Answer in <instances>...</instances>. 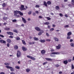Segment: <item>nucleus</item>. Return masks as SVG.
Listing matches in <instances>:
<instances>
[{"label":"nucleus","mask_w":74,"mask_h":74,"mask_svg":"<svg viewBox=\"0 0 74 74\" xmlns=\"http://www.w3.org/2000/svg\"><path fill=\"white\" fill-rule=\"evenodd\" d=\"M10 74H15V73H13V72H11V73H10Z\"/></svg>","instance_id":"61"},{"label":"nucleus","mask_w":74,"mask_h":74,"mask_svg":"<svg viewBox=\"0 0 74 74\" xmlns=\"http://www.w3.org/2000/svg\"><path fill=\"white\" fill-rule=\"evenodd\" d=\"M56 10H59V9H60V8H59V7L58 6H56L55 7Z\"/></svg>","instance_id":"20"},{"label":"nucleus","mask_w":74,"mask_h":74,"mask_svg":"<svg viewBox=\"0 0 74 74\" xmlns=\"http://www.w3.org/2000/svg\"><path fill=\"white\" fill-rule=\"evenodd\" d=\"M35 29L36 30H37V27H35Z\"/></svg>","instance_id":"64"},{"label":"nucleus","mask_w":74,"mask_h":74,"mask_svg":"<svg viewBox=\"0 0 74 74\" xmlns=\"http://www.w3.org/2000/svg\"><path fill=\"white\" fill-rule=\"evenodd\" d=\"M15 68L17 69H18V70H19V69H20V67L18 66H16Z\"/></svg>","instance_id":"24"},{"label":"nucleus","mask_w":74,"mask_h":74,"mask_svg":"<svg viewBox=\"0 0 74 74\" xmlns=\"http://www.w3.org/2000/svg\"><path fill=\"white\" fill-rule=\"evenodd\" d=\"M51 52H54V51H55V50H54L53 49H51Z\"/></svg>","instance_id":"53"},{"label":"nucleus","mask_w":74,"mask_h":74,"mask_svg":"<svg viewBox=\"0 0 74 74\" xmlns=\"http://www.w3.org/2000/svg\"><path fill=\"white\" fill-rule=\"evenodd\" d=\"M71 69H74V65H73V64H71Z\"/></svg>","instance_id":"36"},{"label":"nucleus","mask_w":74,"mask_h":74,"mask_svg":"<svg viewBox=\"0 0 74 74\" xmlns=\"http://www.w3.org/2000/svg\"><path fill=\"white\" fill-rule=\"evenodd\" d=\"M7 33L8 34H9V35H10L11 36H13V35H14L13 33L11 32H7Z\"/></svg>","instance_id":"9"},{"label":"nucleus","mask_w":74,"mask_h":74,"mask_svg":"<svg viewBox=\"0 0 74 74\" xmlns=\"http://www.w3.org/2000/svg\"><path fill=\"white\" fill-rule=\"evenodd\" d=\"M47 27L48 29H50L51 28V26L49 25H48Z\"/></svg>","instance_id":"49"},{"label":"nucleus","mask_w":74,"mask_h":74,"mask_svg":"<svg viewBox=\"0 0 74 74\" xmlns=\"http://www.w3.org/2000/svg\"><path fill=\"white\" fill-rule=\"evenodd\" d=\"M22 41L23 42V44L24 45H26V42H25V41L24 40H22Z\"/></svg>","instance_id":"21"},{"label":"nucleus","mask_w":74,"mask_h":74,"mask_svg":"<svg viewBox=\"0 0 74 74\" xmlns=\"http://www.w3.org/2000/svg\"><path fill=\"white\" fill-rule=\"evenodd\" d=\"M71 2L72 3H74V0H71Z\"/></svg>","instance_id":"63"},{"label":"nucleus","mask_w":74,"mask_h":74,"mask_svg":"<svg viewBox=\"0 0 74 74\" xmlns=\"http://www.w3.org/2000/svg\"><path fill=\"white\" fill-rule=\"evenodd\" d=\"M51 2L50 1H47V3L45 1H44L43 2V5H45V7H47V6H48L47 4H48V5H51Z\"/></svg>","instance_id":"2"},{"label":"nucleus","mask_w":74,"mask_h":74,"mask_svg":"<svg viewBox=\"0 0 74 74\" xmlns=\"http://www.w3.org/2000/svg\"><path fill=\"white\" fill-rule=\"evenodd\" d=\"M67 39H70L71 38V36H68L66 38Z\"/></svg>","instance_id":"32"},{"label":"nucleus","mask_w":74,"mask_h":74,"mask_svg":"<svg viewBox=\"0 0 74 74\" xmlns=\"http://www.w3.org/2000/svg\"><path fill=\"white\" fill-rule=\"evenodd\" d=\"M33 16H35V15H36V13H33Z\"/></svg>","instance_id":"58"},{"label":"nucleus","mask_w":74,"mask_h":74,"mask_svg":"<svg viewBox=\"0 0 74 74\" xmlns=\"http://www.w3.org/2000/svg\"><path fill=\"white\" fill-rule=\"evenodd\" d=\"M6 67H7V69H9L11 71H14V69L12 67L10 66H6Z\"/></svg>","instance_id":"3"},{"label":"nucleus","mask_w":74,"mask_h":74,"mask_svg":"<svg viewBox=\"0 0 74 74\" xmlns=\"http://www.w3.org/2000/svg\"><path fill=\"white\" fill-rule=\"evenodd\" d=\"M54 39L55 41H59V39H58V38H57L54 37Z\"/></svg>","instance_id":"19"},{"label":"nucleus","mask_w":74,"mask_h":74,"mask_svg":"<svg viewBox=\"0 0 74 74\" xmlns=\"http://www.w3.org/2000/svg\"><path fill=\"white\" fill-rule=\"evenodd\" d=\"M68 6H69V7H72V5H71V4H69L68 5Z\"/></svg>","instance_id":"51"},{"label":"nucleus","mask_w":74,"mask_h":74,"mask_svg":"<svg viewBox=\"0 0 74 74\" xmlns=\"http://www.w3.org/2000/svg\"><path fill=\"white\" fill-rule=\"evenodd\" d=\"M62 71H60L59 72V74H62Z\"/></svg>","instance_id":"62"},{"label":"nucleus","mask_w":74,"mask_h":74,"mask_svg":"<svg viewBox=\"0 0 74 74\" xmlns=\"http://www.w3.org/2000/svg\"><path fill=\"white\" fill-rule=\"evenodd\" d=\"M22 49L23 51H27V48L24 46H23L22 47Z\"/></svg>","instance_id":"7"},{"label":"nucleus","mask_w":74,"mask_h":74,"mask_svg":"<svg viewBox=\"0 0 74 74\" xmlns=\"http://www.w3.org/2000/svg\"><path fill=\"white\" fill-rule=\"evenodd\" d=\"M41 30H42L40 29V28H39V27H37V31H41Z\"/></svg>","instance_id":"37"},{"label":"nucleus","mask_w":74,"mask_h":74,"mask_svg":"<svg viewBox=\"0 0 74 74\" xmlns=\"http://www.w3.org/2000/svg\"><path fill=\"white\" fill-rule=\"evenodd\" d=\"M52 27H55V25L54 24H53L52 25Z\"/></svg>","instance_id":"57"},{"label":"nucleus","mask_w":74,"mask_h":74,"mask_svg":"<svg viewBox=\"0 0 74 74\" xmlns=\"http://www.w3.org/2000/svg\"><path fill=\"white\" fill-rule=\"evenodd\" d=\"M7 19V17H3V19H4V20H6Z\"/></svg>","instance_id":"40"},{"label":"nucleus","mask_w":74,"mask_h":74,"mask_svg":"<svg viewBox=\"0 0 74 74\" xmlns=\"http://www.w3.org/2000/svg\"><path fill=\"white\" fill-rule=\"evenodd\" d=\"M12 21L13 22H16V19H14L12 20Z\"/></svg>","instance_id":"42"},{"label":"nucleus","mask_w":74,"mask_h":74,"mask_svg":"<svg viewBox=\"0 0 74 74\" xmlns=\"http://www.w3.org/2000/svg\"><path fill=\"white\" fill-rule=\"evenodd\" d=\"M14 48L15 49H18V46L17 45H15L14 46Z\"/></svg>","instance_id":"23"},{"label":"nucleus","mask_w":74,"mask_h":74,"mask_svg":"<svg viewBox=\"0 0 74 74\" xmlns=\"http://www.w3.org/2000/svg\"><path fill=\"white\" fill-rule=\"evenodd\" d=\"M71 34H72V33H71V32H69L67 33V35L68 36H71Z\"/></svg>","instance_id":"17"},{"label":"nucleus","mask_w":74,"mask_h":74,"mask_svg":"<svg viewBox=\"0 0 74 74\" xmlns=\"http://www.w3.org/2000/svg\"><path fill=\"white\" fill-rule=\"evenodd\" d=\"M2 5V7H5V6L6 5L5 4V3H3Z\"/></svg>","instance_id":"27"},{"label":"nucleus","mask_w":74,"mask_h":74,"mask_svg":"<svg viewBox=\"0 0 74 74\" xmlns=\"http://www.w3.org/2000/svg\"><path fill=\"white\" fill-rule=\"evenodd\" d=\"M0 37H4V36L0 34Z\"/></svg>","instance_id":"54"},{"label":"nucleus","mask_w":74,"mask_h":74,"mask_svg":"<svg viewBox=\"0 0 74 74\" xmlns=\"http://www.w3.org/2000/svg\"><path fill=\"white\" fill-rule=\"evenodd\" d=\"M43 33L44 31H43V30H41V31L38 34V35H39V36H40V35L42 34V33Z\"/></svg>","instance_id":"12"},{"label":"nucleus","mask_w":74,"mask_h":74,"mask_svg":"<svg viewBox=\"0 0 74 74\" xmlns=\"http://www.w3.org/2000/svg\"><path fill=\"white\" fill-rule=\"evenodd\" d=\"M22 21H23L24 23H26V20H25V18H23V17H22Z\"/></svg>","instance_id":"14"},{"label":"nucleus","mask_w":74,"mask_h":74,"mask_svg":"<svg viewBox=\"0 0 74 74\" xmlns=\"http://www.w3.org/2000/svg\"><path fill=\"white\" fill-rule=\"evenodd\" d=\"M51 54H54V55H58V54H59V53L58 52H53L51 53Z\"/></svg>","instance_id":"16"},{"label":"nucleus","mask_w":74,"mask_h":74,"mask_svg":"<svg viewBox=\"0 0 74 74\" xmlns=\"http://www.w3.org/2000/svg\"><path fill=\"white\" fill-rule=\"evenodd\" d=\"M53 30H54V28H52L50 29V32H52V31H53Z\"/></svg>","instance_id":"33"},{"label":"nucleus","mask_w":74,"mask_h":74,"mask_svg":"<svg viewBox=\"0 0 74 74\" xmlns=\"http://www.w3.org/2000/svg\"><path fill=\"white\" fill-rule=\"evenodd\" d=\"M61 48V45L59 44L58 46H56V49H59Z\"/></svg>","instance_id":"8"},{"label":"nucleus","mask_w":74,"mask_h":74,"mask_svg":"<svg viewBox=\"0 0 74 74\" xmlns=\"http://www.w3.org/2000/svg\"><path fill=\"white\" fill-rule=\"evenodd\" d=\"M40 42H45V40H40Z\"/></svg>","instance_id":"22"},{"label":"nucleus","mask_w":74,"mask_h":74,"mask_svg":"<svg viewBox=\"0 0 74 74\" xmlns=\"http://www.w3.org/2000/svg\"><path fill=\"white\" fill-rule=\"evenodd\" d=\"M46 41H48L49 42L50 41H51V40H50V39H46Z\"/></svg>","instance_id":"46"},{"label":"nucleus","mask_w":74,"mask_h":74,"mask_svg":"<svg viewBox=\"0 0 74 74\" xmlns=\"http://www.w3.org/2000/svg\"><path fill=\"white\" fill-rule=\"evenodd\" d=\"M0 42L1 43H3V44H5L6 43V42L3 40H0Z\"/></svg>","instance_id":"11"},{"label":"nucleus","mask_w":74,"mask_h":74,"mask_svg":"<svg viewBox=\"0 0 74 74\" xmlns=\"http://www.w3.org/2000/svg\"><path fill=\"white\" fill-rule=\"evenodd\" d=\"M4 64L6 66H9L10 65V64L6 62L4 63Z\"/></svg>","instance_id":"31"},{"label":"nucleus","mask_w":74,"mask_h":74,"mask_svg":"<svg viewBox=\"0 0 74 74\" xmlns=\"http://www.w3.org/2000/svg\"><path fill=\"white\" fill-rule=\"evenodd\" d=\"M45 52H46V51L44 50H42L41 51V53L42 55H44V54H45Z\"/></svg>","instance_id":"10"},{"label":"nucleus","mask_w":74,"mask_h":74,"mask_svg":"<svg viewBox=\"0 0 74 74\" xmlns=\"http://www.w3.org/2000/svg\"><path fill=\"white\" fill-rule=\"evenodd\" d=\"M0 74H5V73L3 72H1L0 73Z\"/></svg>","instance_id":"55"},{"label":"nucleus","mask_w":74,"mask_h":74,"mask_svg":"<svg viewBox=\"0 0 74 74\" xmlns=\"http://www.w3.org/2000/svg\"><path fill=\"white\" fill-rule=\"evenodd\" d=\"M55 66L56 67H59L60 66L58 64L55 65Z\"/></svg>","instance_id":"34"},{"label":"nucleus","mask_w":74,"mask_h":74,"mask_svg":"<svg viewBox=\"0 0 74 74\" xmlns=\"http://www.w3.org/2000/svg\"><path fill=\"white\" fill-rule=\"evenodd\" d=\"M7 46L8 47H10V45L9 44V43H7Z\"/></svg>","instance_id":"52"},{"label":"nucleus","mask_w":74,"mask_h":74,"mask_svg":"<svg viewBox=\"0 0 74 74\" xmlns=\"http://www.w3.org/2000/svg\"><path fill=\"white\" fill-rule=\"evenodd\" d=\"M44 24L45 25H49L50 23H49V22H46L45 23H44Z\"/></svg>","instance_id":"26"},{"label":"nucleus","mask_w":74,"mask_h":74,"mask_svg":"<svg viewBox=\"0 0 74 74\" xmlns=\"http://www.w3.org/2000/svg\"><path fill=\"white\" fill-rule=\"evenodd\" d=\"M30 71V69H26V71L27 73H29Z\"/></svg>","instance_id":"25"},{"label":"nucleus","mask_w":74,"mask_h":74,"mask_svg":"<svg viewBox=\"0 0 74 74\" xmlns=\"http://www.w3.org/2000/svg\"><path fill=\"white\" fill-rule=\"evenodd\" d=\"M45 59L47 61H52V59L49 58H46Z\"/></svg>","instance_id":"15"},{"label":"nucleus","mask_w":74,"mask_h":74,"mask_svg":"<svg viewBox=\"0 0 74 74\" xmlns=\"http://www.w3.org/2000/svg\"><path fill=\"white\" fill-rule=\"evenodd\" d=\"M13 38L14 37L12 36H9V38Z\"/></svg>","instance_id":"47"},{"label":"nucleus","mask_w":74,"mask_h":74,"mask_svg":"<svg viewBox=\"0 0 74 74\" xmlns=\"http://www.w3.org/2000/svg\"><path fill=\"white\" fill-rule=\"evenodd\" d=\"M32 14V11H30L29 12H28V14L29 15H30V14Z\"/></svg>","instance_id":"44"},{"label":"nucleus","mask_w":74,"mask_h":74,"mask_svg":"<svg viewBox=\"0 0 74 74\" xmlns=\"http://www.w3.org/2000/svg\"><path fill=\"white\" fill-rule=\"evenodd\" d=\"M73 39H71L70 40V42H73Z\"/></svg>","instance_id":"60"},{"label":"nucleus","mask_w":74,"mask_h":74,"mask_svg":"<svg viewBox=\"0 0 74 74\" xmlns=\"http://www.w3.org/2000/svg\"><path fill=\"white\" fill-rule=\"evenodd\" d=\"M17 53L16 54L18 58H19V57H20L21 56V52L19 50H18Z\"/></svg>","instance_id":"4"},{"label":"nucleus","mask_w":74,"mask_h":74,"mask_svg":"<svg viewBox=\"0 0 74 74\" xmlns=\"http://www.w3.org/2000/svg\"><path fill=\"white\" fill-rule=\"evenodd\" d=\"M69 25H65V26H64V27L65 28H66V27H69Z\"/></svg>","instance_id":"39"},{"label":"nucleus","mask_w":74,"mask_h":74,"mask_svg":"<svg viewBox=\"0 0 74 74\" xmlns=\"http://www.w3.org/2000/svg\"><path fill=\"white\" fill-rule=\"evenodd\" d=\"M13 31L14 32L16 33H18V31L16 30V29H14Z\"/></svg>","instance_id":"29"},{"label":"nucleus","mask_w":74,"mask_h":74,"mask_svg":"<svg viewBox=\"0 0 74 74\" xmlns=\"http://www.w3.org/2000/svg\"><path fill=\"white\" fill-rule=\"evenodd\" d=\"M7 42L9 44L10 43H11V40L10 39H7Z\"/></svg>","instance_id":"13"},{"label":"nucleus","mask_w":74,"mask_h":74,"mask_svg":"<svg viewBox=\"0 0 74 74\" xmlns=\"http://www.w3.org/2000/svg\"><path fill=\"white\" fill-rule=\"evenodd\" d=\"M63 63L64 64H67L68 63V62L67 61V60L64 61Z\"/></svg>","instance_id":"18"},{"label":"nucleus","mask_w":74,"mask_h":74,"mask_svg":"<svg viewBox=\"0 0 74 74\" xmlns=\"http://www.w3.org/2000/svg\"><path fill=\"white\" fill-rule=\"evenodd\" d=\"M27 57L28 58H29V59H32V60H36V58H35L34 57H32L29 56H27Z\"/></svg>","instance_id":"6"},{"label":"nucleus","mask_w":74,"mask_h":74,"mask_svg":"<svg viewBox=\"0 0 74 74\" xmlns=\"http://www.w3.org/2000/svg\"><path fill=\"white\" fill-rule=\"evenodd\" d=\"M71 61H72V60L70 59H69L68 60V62H71Z\"/></svg>","instance_id":"35"},{"label":"nucleus","mask_w":74,"mask_h":74,"mask_svg":"<svg viewBox=\"0 0 74 74\" xmlns=\"http://www.w3.org/2000/svg\"><path fill=\"white\" fill-rule=\"evenodd\" d=\"M34 40H35L36 41L37 40V38L36 37H34Z\"/></svg>","instance_id":"38"},{"label":"nucleus","mask_w":74,"mask_h":74,"mask_svg":"<svg viewBox=\"0 0 74 74\" xmlns=\"http://www.w3.org/2000/svg\"><path fill=\"white\" fill-rule=\"evenodd\" d=\"M47 19H48V20H51V18H50V17H47Z\"/></svg>","instance_id":"45"},{"label":"nucleus","mask_w":74,"mask_h":74,"mask_svg":"<svg viewBox=\"0 0 74 74\" xmlns=\"http://www.w3.org/2000/svg\"><path fill=\"white\" fill-rule=\"evenodd\" d=\"M46 36H47V37H49V35L48 33H46Z\"/></svg>","instance_id":"48"},{"label":"nucleus","mask_w":74,"mask_h":74,"mask_svg":"<svg viewBox=\"0 0 74 74\" xmlns=\"http://www.w3.org/2000/svg\"><path fill=\"white\" fill-rule=\"evenodd\" d=\"M71 46L72 47H74V44L73 43H71Z\"/></svg>","instance_id":"30"},{"label":"nucleus","mask_w":74,"mask_h":74,"mask_svg":"<svg viewBox=\"0 0 74 74\" xmlns=\"http://www.w3.org/2000/svg\"><path fill=\"white\" fill-rule=\"evenodd\" d=\"M16 40H20V38L19 37H17L16 38Z\"/></svg>","instance_id":"41"},{"label":"nucleus","mask_w":74,"mask_h":74,"mask_svg":"<svg viewBox=\"0 0 74 74\" xmlns=\"http://www.w3.org/2000/svg\"><path fill=\"white\" fill-rule=\"evenodd\" d=\"M10 28H8V27H6L5 29V30H10Z\"/></svg>","instance_id":"28"},{"label":"nucleus","mask_w":74,"mask_h":74,"mask_svg":"<svg viewBox=\"0 0 74 74\" xmlns=\"http://www.w3.org/2000/svg\"><path fill=\"white\" fill-rule=\"evenodd\" d=\"M14 16H16V18H19V15H17V14H19V15L21 16H22V15H23V13H22V12H21L20 11L18 10L14 11Z\"/></svg>","instance_id":"1"},{"label":"nucleus","mask_w":74,"mask_h":74,"mask_svg":"<svg viewBox=\"0 0 74 74\" xmlns=\"http://www.w3.org/2000/svg\"><path fill=\"white\" fill-rule=\"evenodd\" d=\"M24 5H21V7H20L21 11H23V10H26V9L24 8Z\"/></svg>","instance_id":"5"},{"label":"nucleus","mask_w":74,"mask_h":74,"mask_svg":"<svg viewBox=\"0 0 74 74\" xmlns=\"http://www.w3.org/2000/svg\"><path fill=\"white\" fill-rule=\"evenodd\" d=\"M47 63H48V62H46L43 63V65H45V64H47Z\"/></svg>","instance_id":"43"},{"label":"nucleus","mask_w":74,"mask_h":74,"mask_svg":"<svg viewBox=\"0 0 74 74\" xmlns=\"http://www.w3.org/2000/svg\"><path fill=\"white\" fill-rule=\"evenodd\" d=\"M39 18H42V17L41 16H39Z\"/></svg>","instance_id":"59"},{"label":"nucleus","mask_w":74,"mask_h":74,"mask_svg":"<svg viewBox=\"0 0 74 74\" xmlns=\"http://www.w3.org/2000/svg\"><path fill=\"white\" fill-rule=\"evenodd\" d=\"M59 15L60 16H63V14H62V13H60Z\"/></svg>","instance_id":"50"},{"label":"nucleus","mask_w":74,"mask_h":74,"mask_svg":"<svg viewBox=\"0 0 74 74\" xmlns=\"http://www.w3.org/2000/svg\"><path fill=\"white\" fill-rule=\"evenodd\" d=\"M65 16L66 18H68V16H67V14H65Z\"/></svg>","instance_id":"56"}]
</instances>
